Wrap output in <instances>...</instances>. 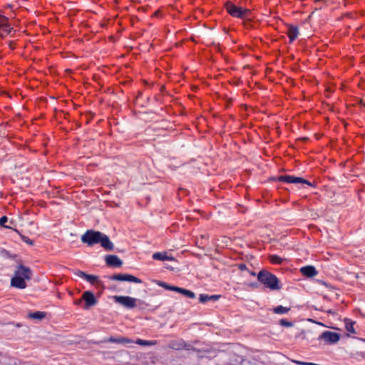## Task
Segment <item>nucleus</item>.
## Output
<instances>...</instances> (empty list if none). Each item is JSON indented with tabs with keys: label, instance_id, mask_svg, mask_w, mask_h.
Instances as JSON below:
<instances>
[{
	"label": "nucleus",
	"instance_id": "obj_1",
	"mask_svg": "<svg viewBox=\"0 0 365 365\" xmlns=\"http://www.w3.org/2000/svg\"><path fill=\"white\" fill-rule=\"evenodd\" d=\"M81 240L83 243H86L90 247L100 243L106 250L111 251L114 248L109 237L99 231L88 230L81 236Z\"/></svg>",
	"mask_w": 365,
	"mask_h": 365
},
{
	"label": "nucleus",
	"instance_id": "obj_2",
	"mask_svg": "<svg viewBox=\"0 0 365 365\" xmlns=\"http://www.w3.org/2000/svg\"><path fill=\"white\" fill-rule=\"evenodd\" d=\"M257 280L262 284L266 289L271 291L279 290L282 289V284L278 277L273 273L265 269L260 270L257 274Z\"/></svg>",
	"mask_w": 365,
	"mask_h": 365
},
{
	"label": "nucleus",
	"instance_id": "obj_3",
	"mask_svg": "<svg viewBox=\"0 0 365 365\" xmlns=\"http://www.w3.org/2000/svg\"><path fill=\"white\" fill-rule=\"evenodd\" d=\"M271 180L272 181H279V182H283L288 184H302V185H307L309 187H314L315 184L314 182H312L302 177L294 176V175H278L276 177L271 178Z\"/></svg>",
	"mask_w": 365,
	"mask_h": 365
},
{
	"label": "nucleus",
	"instance_id": "obj_4",
	"mask_svg": "<svg viewBox=\"0 0 365 365\" xmlns=\"http://www.w3.org/2000/svg\"><path fill=\"white\" fill-rule=\"evenodd\" d=\"M225 8L227 12L232 17L240 19H245L250 14L251 11L249 9H245L242 6L235 5L231 1H226Z\"/></svg>",
	"mask_w": 365,
	"mask_h": 365
},
{
	"label": "nucleus",
	"instance_id": "obj_5",
	"mask_svg": "<svg viewBox=\"0 0 365 365\" xmlns=\"http://www.w3.org/2000/svg\"><path fill=\"white\" fill-rule=\"evenodd\" d=\"M341 335L337 332L324 331L318 337L319 341H324L325 344H334L340 339Z\"/></svg>",
	"mask_w": 365,
	"mask_h": 365
},
{
	"label": "nucleus",
	"instance_id": "obj_6",
	"mask_svg": "<svg viewBox=\"0 0 365 365\" xmlns=\"http://www.w3.org/2000/svg\"><path fill=\"white\" fill-rule=\"evenodd\" d=\"M113 299L127 309H133L137 307V299L129 296H114Z\"/></svg>",
	"mask_w": 365,
	"mask_h": 365
},
{
	"label": "nucleus",
	"instance_id": "obj_7",
	"mask_svg": "<svg viewBox=\"0 0 365 365\" xmlns=\"http://www.w3.org/2000/svg\"><path fill=\"white\" fill-rule=\"evenodd\" d=\"M108 278L113 281H126L137 284L142 283V280L140 279L129 274H115L108 277Z\"/></svg>",
	"mask_w": 365,
	"mask_h": 365
},
{
	"label": "nucleus",
	"instance_id": "obj_8",
	"mask_svg": "<svg viewBox=\"0 0 365 365\" xmlns=\"http://www.w3.org/2000/svg\"><path fill=\"white\" fill-rule=\"evenodd\" d=\"M14 275L19 276L24 280H29L31 279L32 274L30 268L22 264H19L14 272Z\"/></svg>",
	"mask_w": 365,
	"mask_h": 365
},
{
	"label": "nucleus",
	"instance_id": "obj_9",
	"mask_svg": "<svg viewBox=\"0 0 365 365\" xmlns=\"http://www.w3.org/2000/svg\"><path fill=\"white\" fill-rule=\"evenodd\" d=\"M82 299L86 302V305H85L86 309H87L91 306H94L97 304V300H96L94 294L90 291L85 292L82 296Z\"/></svg>",
	"mask_w": 365,
	"mask_h": 365
},
{
	"label": "nucleus",
	"instance_id": "obj_10",
	"mask_svg": "<svg viewBox=\"0 0 365 365\" xmlns=\"http://www.w3.org/2000/svg\"><path fill=\"white\" fill-rule=\"evenodd\" d=\"M106 262L107 265L113 267H120L123 265V261L117 255H107Z\"/></svg>",
	"mask_w": 365,
	"mask_h": 365
},
{
	"label": "nucleus",
	"instance_id": "obj_11",
	"mask_svg": "<svg viewBox=\"0 0 365 365\" xmlns=\"http://www.w3.org/2000/svg\"><path fill=\"white\" fill-rule=\"evenodd\" d=\"M300 272L304 277L311 278L316 276L318 273L315 267L313 265H307L300 268Z\"/></svg>",
	"mask_w": 365,
	"mask_h": 365
},
{
	"label": "nucleus",
	"instance_id": "obj_12",
	"mask_svg": "<svg viewBox=\"0 0 365 365\" xmlns=\"http://www.w3.org/2000/svg\"><path fill=\"white\" fill-rule=\"evenodd\" d=\"M76 275L82 279H84L92 284L100 282V280L97 276L88 274L82 271H78Z\"/></svg>",
	"mask_w": 365,
	"mask_h": 365
},
{
	"label": "nucleus",
	"instance_id": "obj_13",
	"mask_svg": "<svg viewBox=\"0 0 365 365\" xmlns=\"http://www.w3.org/2000/svg\"><path fill=\"white\" fill-rule=\"evenodd\" d=\"M288 32L287 35L289 37V41L290 43L294 42L295 39L297 38L299 35V29L297 26H294L292 24L288 25Z\"/></svg>",
	"mask_w": 365,
	"mask_h": 365
},
{
	"label": "nucleus",
	"instance_id": "obj_14",
	"mask_svg": "<svg viewBox=\"0 0 365 365\" xmlns=\"http://www.w3.org/2000/svg\"><path fill=\"white\" fill-rule=\"evenodd\" d=\"M11 285L18 289H25L26 287V280L21 279L19 276H14L11 279Z\"/></svg>",
	"mask_w": 365,
	"mask_h": 365
},
{
	"label": "nucleus",
	"instance_id": "obj_15",
	"mask_svg": "<svg viewBox=\"0 0 365 365\" xmlns=\"http://www.w3.org/2000/svg\"><path fill=\"white\" fill-rule=\"evenodd\" d=\"M344 323H345V328H346V330L351 334H356V330L354 327V324H355V322L350 319H348V318H345L344 319Z\"/></svg>",
	"mask_w": 365,
	"mask_h": 365
},
{
	"label": "nucleus",
	"instance_id": "obj_16",
	"mask_svg": "<svg viewBox=\"0 0 365 365\" xmlns=\"http://www.w3.org/2000/svg\"><path fill=\"white\" fill-rule=\"evenodd\" d=\"M153 259L156 260H170L173 259L171 257H169L166 252H155L153 255Z\"/></svg>",
	"mask_w": 365,
	"mask_h": 365
},
{
	"label": "nucleus",
	"instance_id": "obj_17",
	"mask_svg": "<svg viewBox=\"0 0 365 365\" xmlns=\"http://www.w3.org/2000/svg\"><path fill=\"white\" fill-rule=\"evenodd\" d=\"M108 341L116 344H130L133 342L131 339L126 337L115 338L113 336L109 338Z\"/></svg>",
	"mask_w": 365,
	"mask_h": 365
},
{
	"label": "nucleus",
	"instance_id": "obj_18",
	"mask_svg": "<svg viewBox=\"0 0 365 365\" xmlns=\"http://www.w3.org/2000/svg\"><path fill=\"white\" fill-rule=\"evenodd\" d=\"M46 316V312H35L29 313L28 317L29 318L31 319H37V320H41L43 318H45Z\"/></svg>",
	"mask_w": 365,
	"mask_h": 365
},
{
	"label": "nucleus",
	"instance_id": "obj_19",
	"mask_svg": "<svg viewBox=\"0 0 365 365\" xmlns=\"http://www.w3.org/2000/svg\"><path fill=\"white\" fill-rule=\"evenodd\" d=\"M158 285L162 287H164L166 289L176 291L180 294H182V288H181V287L170 286L164 282H159Z\"/></svg>",
	"mask_w": 365,
	"mask_h": 365
},
{
	"label": "nucleus",
	"instance_id": "obj_20",
	"mask_svg": "<svg viewBox=\"0 0 365 365\" xmlns=\"http://www.w3.org/2000/svg\"><path fill=\"white\" fill-rule=\"evenodd\" d=\"M273 312L277 314H284L287 313L290 310V307H283L282 305H278L273 308Z\"/></svg>",
	"mask_w": 365,
	"mask_h": 365
},
{
	"label": "nucleus",
	"instance_id": "obj_21",
	"mask_svg": "<svg viewBox=\"0 0 365 365\" xmlns=\"http://www.w3.org/2000/svg\"><path fill=\"white\" fill-rule=\"evenodd\" d=\"M0 36L1 37H5L7 34H9L11 32L13 27L10 24H8L0 27Z\"/></svg>",
	"mask_w": 365,
	"mask_h": 365
},
{
	"label": "nucleus",
	"instance_id": "obj_22",
	"mask_svg": "<svg viewBox=\"0 0 365 365\" xmlns=\"http://www.w3.org/2000/svg\"><path fill=\"white\" fill-rule=\"evenodd\" d=\"M269 259L270 262L273 264H281L284 261V259L281 257L277 255H269Z\"/></svg>",
	"mask_w": 365,
	"mask_h": 365
},
{
	"label": "nucleus",
	"instance_id": "obj_23",
	"mask_svg": "<svg viewBox=\"0 0 365 365\" xmlns=\"http://www.w3.org/2000/svg\"><path fill=\"white\" fill-rule=\"evenodd\" d=\"M135 343L141 346H151L155 344V342L153 341H148L141 339H138Z\"/></svg>",
	"mask_w": 365,
	"mask_h": 365
},
{
	"label": "nucleus",
	"instance_id": "obj_24",
	"mask_svg": "<svg viewBox=\"0 0 365 365\" xmlns=\"http://www.w3.org/2000/svg\"><path fill=\"white\" fill-rule=\"evenodd\" d=\"M279 324L282 327H292L294 325L293 322L288 321L286 319H281L279 321Z\"/></svg>",
	"mask_w": 365,
	"mask_h": 365
},
{
	"label": "nucleus",
	"instance_id": "obj_25",
	"mask_svg": "<svg viewBox=\"0 0 365 365\" xmlns=\"http://www.w3.org/2000/svg\"><path fill=\"white\" fill-rule=\"evenodd\" d=\"M184 349L185 350H187V351L192 350V351H200V349L194 346L193 345H192L190 343H186L185 341H184Z\"/></svg>",
	"mask_w": 365,
	"mask_h": 365
},
{
	"label": "nucleus",
	"instance_id": "obj_26",
	"mask_svg": "<svg viewBox=\"0 0 365 365\" xmlns=\"http://www.w3.org/2000/svg\"><path fill=\"white\" fill-rule=\"evenodd\" d=\"M184 297L190 298V299H195V294L189 289H184Z\"/></svg>",
	"mask_w": 365,
	"mask_h": 365
},
{
	"label": "nucleus",
	"instance_id": "obj_27",
	"mask_svg": "<svg viewBox=\"0 0 365 365\" xmlns=\"http://www.w3.org/2000/svg\"><path fill=\"white\" fill-rule=\"evenodd\" d=\"M9 19L5 16L0 14V27L9 24Z\"/></svg>",
	"mask_w": 365,
	"mask_h": 365
},
{
	"label": "nucleus",
	"instance_id": "obj_28",
	"mask_svg": "<svg viewBox=\"0 0 365 365\" xmlns=\"http://www.w3.org/2000/svg\"><path fill=\"white\" fill-rule=\"evenodd\" d=\"M7 221H8V217L6 216H2L0 218V225L4 228H10L9 226L6 225Z\"/></svg>",
	"mask_w": 365,
	"mask_h": 365
},
{
	"label": "nucleus",
	"instance_id": "obj_29",
	"mask_svg": "<svg viewBox=\"0 0 365 365\" xmlns=\"http://www.w3.org/2000/svg\"><path fill=\"white\" fill-rule=\"evenodd\" d=\"M209 301L208 294H200L199 297V302L200 303H205Z\"/></svg>",
	"mask_w": 365,
	"mask_h": 365
},
{
	"label": "nucleus",
	"instance_id": "obj_30",
	"mask_svg": "<svg viewBox=\"0 0 365 365\" xmlns=\"http://www.w3.org/2000/svg\"><path fill=\"white\" fill-rule=\"evenodd\" d=\"M181 344H177L175 341H171L169 344V346L173 349H181Z\"/></svg>",
	"mask_w": 365,
	"mask_h": 365
},
{
	"label": "nucleus",
	"instance_id": "obj_31",
	"mask_svg": "<svg viewBox=\"0 0 365 365\" xmlns=\"http://www.w3.org/2000/svg\"><path fill=\"white\" fill-rule=\"evenodd\" d=\"M22 240L26 242L28 245H34V242L32 240H31L29 237L26 236H22L21 237Z\"/></svg>",
	"mask_w": 365,
	"mask_h": 365
},
{
	"label": "nucleus",
	"instance_id": "obj_32",
	"mask_svg": "<svg viewBox=\"0 0 365 365\" xmlns=\"http://www.w3.org/2000/svg\"><path fill=\"white\" fill-rule=\"evenodd\" d=\"M238 268L240 271H245V270H248L247 267V265L245 264H240L238 265Z\"/></svg>",
	"mask_w": 365,
	"mask_h": 365
},
{
	"label": "nucleus",
	"instance_id": "obj_33",
	"mask_svg": "<svg viewBox=\"0 0 365 365\" xmlns=\"http://www.w3.org/2000/svg\"><path fill=\"white\" fill-rule=\"evenodd\" d=\"M220 297V296L218 295H208V298H209V301H216L217 299H218Z\"/></svg>",
	"mask_w": 365,
	"mask_h": 365
},
{
	"label": "nucleus",
	"instance_id": "obj_34",
	"mask_svg": "<svg viewBox=\"0 0 365 365\" xmlns=\"http://www.w3.org/2000/svg\"><path fill=\"white\" fill-rule=\"evenodd\" d=\"M295 363L297 364H302V365H316L314 363H304V362L298 361H295Z\"/></svg>",
	"mask_w": 365,
	"mask_h": 365
},
{
	"label": "nucleus",
	"instance_id": "obj_35",
	"mask_svg": "<svg viewBox=\"0 0 365 365\" xmlns=\"http://www.w3.org/2000/svg\"><path fill=\"white\" fill-rule=\"evenodd\" d=\"M250 287L252 288H257L259 287L258 282H254L250 284Z\"/></svg>",
	"mask_w": 365,
	"mask_h": 365
},
{
	"label": "nucleus",
	"instance_id": "obj_36",
	"mask_svg": "<svg viewBox=\"0 0 365 365\" xmlns=\"http://www.w3.org/2000/svg\"><path fill=\"white\" fill-rule=\"evenodd\" d=\"M9 46L11 50H14L15 48V44L14 42L10 41L9 43Z\"/></svg>",
	"mask_w": 365,
	"mask_h": 365
},
{
	"label": "nucleus",
	"instance_id": "obj_37",
	"mask_svg": "<svg viewBox=\"0 0 365 365\" xmlns=\"http://www.w3.org/2000/svg\"><path fill=\"white\" fill-rule=\"evenodd\" d=\"M75 304L76 305H79L81 303V299H78V300H76L75 301Z\"/></svg>",
	"mask_w": 365,
	"mask_h": 365
},
{
	"label": "nucleus",
	"instance_id": "obj_38",
	"mask_svg": "<svg viewBox=\"0 0 365 365\" xmlns=\"http://www.w3.org/2000/svg\"><path fill=\"white\" fill-rule=\"evenodd\" d=\"M360 356H361L364 359H365V351H361L360 353Z\"/></svg>",
	"mask_w": 365,
	"mask_h": 365
},
{
	"label": "nucleus",
	"instance_id": "obj_39",
	"mask_svg": "<svg viewBox=\"0 0 365 365\" xmlns=\"http://www.w3.org/2000/svg\"><path fill=\"white\" fill-rule=\"evenodd\" d=\"M250 275H252V276H255V275L257 274H256L255 272H253V271H250Z\"/></svg>",
	"mask_w": 365,
	"mask_h": 365
},
{
	"label": "nucleus",
	"instance_id": "obj_40",
	"mask_svg": "<svg viewBox=\"0 0 365 365\" xmlns=\"http://www.w3.org/2000/svg\"><path fill=\"white\" fill-rule=\"evenodd\" d=\"M322 284H324V286H326V287H328V286H329L328 283H327V282H324V281L322 282Z\"/></svg>",
	"mask_w": 365,
	"mask_h": 365
},
{
	"label": "nucleus",
	"instance_id": "obj_41",
	"mask_svg": "<svg viewBox=\"0 0 365 365\" xmlns=\"http://www.w3.org/2000/svg\"><path fill=\"white\" fill-rule=\"evenodd\" d=\"M358 339H359L360 341H362L365 343V339H362V338H358Z\"/></svg>",
	"mask_w": 365,
	"mask_h": 365
}]
</instances>
